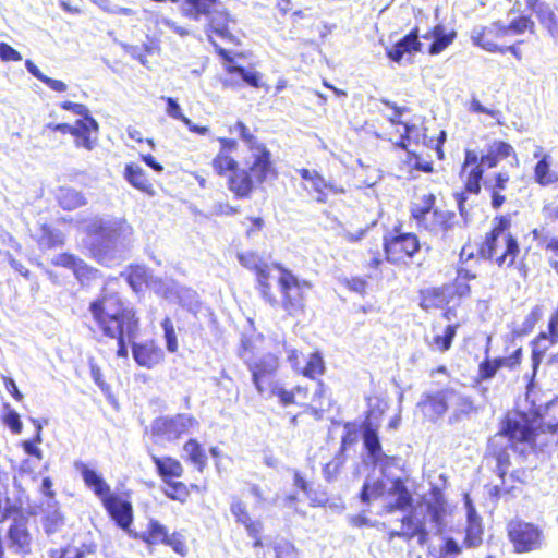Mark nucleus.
<instances>
[{
    "mask_svg": "<svg viewBox=\"0 0 558 558\" xmlns=\"http://www.w3.org/2000/svg\"><path fill=\"white\" fill-rule=\"evenodd\" d=\"M163 296L170 301H178L183 307L191 312H196L198 308L197 293L189 288L179 287L174 283L167 286L162 291Z\"/></svg>",
    "mask_w": 558,
    "mask_h": 558,
    "instance_id": "cd10ccee",
    "label": "nucleus"
},
{
    "mask_svg": "<svg viewBox=\"0 0 558 558\" xmlns=\"http://www.w3.org/2000/svg\"><path fill=\"white\" fill-rule=\"evenodd\" d=\"M130 536L140 539L148 547L157 545H166L170 547L180 557H185L189 553L186 539L181 532H169V529L161 524L158 520L150 519L146 525V530L142 533L132 531Z\"/></svg>",
    "mask_w": 558,
    "mask_h": 558,
    "instance_id": "1a4fd4ad",
    "label": "nucleus"
},
{
    "mask_svg": "<svg viewBox=\"0 0 558 558\" xmlns=\"http://www.w3.org/2000/svg\"><path fill=\"white\" fill-rule=\"evenodd\" d=\"M422 49V44L418 40L416 31H412L410 34L404 36L401 40L395 44L390 49L387 50V56L395 62L400 63L405 56L407 61L412 62L411 56L415 51Z\"/></svg>",
    "mask_w": 558,
    "mask_h": 558,
    "instance_id": "b1692460",
    "label": "nucleus"
},
{
    "mask_svg": "<svg viewBox=\"0 0 558 558\" xmlns=\"http://www.w3.org/2000/svg\"><path fill=\"white\" fill-rule=\"evenodd\" d=\"M279 269L278 283L282 296V307L290 315L302 312L305 304V291L312 289V283L307 280L299 279L292 271L286 268Z\"/></svg>",
    "mask_w": 558,
    "mask_h": 558,
    "instance_id": "9d476101",
    "label": "nucleus"
},
{
    "mask_svg": "<svg viewBox=\"0 0 558 558\" xmlns=\"http://www.w3.org/2000/svg\"><path fill=\"white\" fill-rule=\"evenodd\" d=\"M124 178L135 189L142 192L150 193L151 184L149 183L146 173L141 166L136 163L126 165L124 170Z\"/></svg>",
    "mask_w": 558,
    "mask_h": 558,
    "instance_id": "e433bc0d",
    "label": "nucleus"
},
{
    "mask_svg": "<svg viewBox=\"0 0 558 558\" xmlns=\"http://www.w3.org/2000/svg\"><path fill=\"white\" fill-rule=\"evenodd\" d=\"M33 423L36 426L35 436L32 439L22 441L21 447L26 454L35 457L37 460H41L43 451L38 448V444L43 441V427L37 420H33Z\"/></svg>",
    "mask_w": 558,
    "mask_h": 558,
    "instance_id": "09e8293b",
    "label": "nucleus"
},
{
    "mask_svg": "<svg viewBox=\"0 0 558 558\" xmlns=\"http://www.w3.org/2000/svg\"><path fill=\"white\" fill-rule=\"evenodd\" d=\"M161 327L163 330V337L166 340L167 349H177L178 341H177V332L173 326V323L170 318H165L161 323Z\"/></svg>",
    "mask_w": 558,
    "mask_h": 558,
    "instance_id": "0e129e2a",
    "label": "nucleus"
},
{
    "mask_svg": "<svg viewBox=\"0 0 558 558\" xmlns=\"http://www.w3.org/2000/svg\"><path fill=\"white\" fill-rule=\"evenodd\" d=\"M241 526L244 527L246 534L252 538L253 546L255 548L264 546V524L260 520L252 518L251 520L243 523Z\"/></svg>",
    "mask_w": 558,
    "mask_h": 558,
    "instance_id": "3c124183",
    "label": "nucleus"
},
{
    "mask_svg": "<svg viewBox=\"0 0 558 558\" xmlns=\"http://www.w3.org/2000/svg\"><path fill=\"white\" fill-rule=\"evenodd\" d=\"M64 243V235L58 229H52L47 226L41 228V234L38 240L40 248L50 250L62 246Z\"/></svg>",
    "mask_w": 558,
    "mask_h": 558,
    "instance_id": "a18cd8bd",
    "label": "nucleus"
},
{
    "mask_svg": "<svg viewBox=\"0 0 558 558\" xmlns=\"http://www.w3.org/2000/svg\"><path fill=\"white\" fill-rule=\"evenodd\" d=\"M255 183V180L246 170H234L229 179V189L238 197H248Z\"/></svg>",
    "mask_w": 558,
    "mask_h": 558,
    "instance_id": "473e14b6",
    "label": "nucleus"
},
{
    "mask_svg": "<svg viewBox=\"0 0 558 558\" xmlns=\"http://www.w3.org/2000/svg\"><path fill=\"white\" fill-rule=\"evenodd\" d=\"M506 533L515 554L538 550L544 543L543 529L538 524L521 518L509 520L506 524Z\"/></svg>",
    "mask_w": 558,
    "mask_h": 558,
    "instance_id": "6e6552de",
    "label": "nucleus"
},
{
    "mask_svg": "<svg viewBox=\"0 0 558 558\" xmlns=\"http://www.w3.org/2000/svg\"><path fill=\"white\" fill-rule=\"evenodd\" d=\"M381 102L384 105H386L387 107L391 108L393 110V114L388 117V121L392 124V125H397V124H402L404 126V135L401 136V142H400V147L402 148H407L405 146V143L404 141L408 140L410 137V134L412 133V131L415 129V125H410L408 123H403L401 120H400V117L404 113V112H408L409 109L407 107H399L397 106L396 102H392L388 99H381Z\"/></svg>",
    "mask_w": 558,
    "mask_h": 558,
    "instance_id": "a19ab883",
    "label": "nucleus"
},
{
    "mask_svg": "<svg viewBox=\"0 0 558 558\" xmlns=\"http://www.w3.org/2000/svg\"><path fill=\"white\" fill-rule=\"evenodd\" d=\"M228 72L230 75L240 76L241 80L250 86H253V87L260 86V74L256 71H250L240 65H230L228 68Z\"/></svg>",
    "mask_w": 558,
    "mask_h": 558,
    "instance_id": "864d4df0",
    "label": "nucleus"
},
{
    "mask_svg": "<svg viewBox=\"0 0 558 558\" xmlns=\"http://www.w3.org/2000/svg\"><path fill=\"white\" fill-rule=\"evenodd\" d=\"M76 471L80 472L82 480L87 488H89L101 501L111 493L110 485L97 471L90 469L86 463L76 462Z\"/></svg>",
    "mask_w": 558,
    "mask_h": 558,
    "instance_id": "4be33fe9",
    "label": "nucleus"
},
{
    "mask_svg": "<svg viewBox=\"0 0 558 558\" xmlns=\"http://www.w3.org/2000/svg\"><path fill=\"white\" fill-rule=\"evenodd\" d=\"M151 460L156 468V472L158 476L161 478L163 485L168 484L173 480L181 478L184 474V468L182 463L173 457L153 456Z\"/></svg>",
    "mask_w": 558,
    "mask_h": 558,
    "instance_id": "a878e982",
    "label": "nucleus"
},
{
    "mask_svg": "<svg viewBox=\"0 0 558 558\" xmlns=\"http://www.w3.org/2000/svg\"><path fill=\"white\" fill-rule=\"evenodd\" d=\"M180 10L183 16L195 21L206 16L211 33L220 38L231 37L229 16L226 12L217 9V0H184Z\"/></svg>",
    "mask_w": 558,
    "mask_h": 558,
    "instance_id": "0eeeda50",
    "label": "nucleus"
},
{
    "mask_svg": "<svg viewBox=\"0 0 558 558\" xmlns=\"http://www.w3.org/2000/svg\"><path fill=\"white\" fill-rule=\"evenodd\" d=\"M384 476H390L402 471V461L398 456H388L383 453L373 461Z\"/></svg>",
    "mask_w": 558,
    "mask_h": 558,
    "instance_id": "37998d69",
    "label": "nucleus"
},
{
    "mask_svg": "<svg viewBox=\"0 0 558 558\" xmlns=\"http://www.w3.org/2000/svg\"><path fill=\"white\" fill-rule=\"evenodd\" d=\"M556 434H558V425L544 424L526 412L514 411L507 412L500 418L496 436L506 438L513 449L520 445L542 449L549 444V440L542 439V436Z\"/></svg>",
    "mask_w": 558,
    "mask_h": 558,
    "instance_id": "7ed1b4c3",
    "label": "nucleus"
},
{
    "mask_svg": "<svg viewBox=\"0 0 558 558\" xmlns=\"http://www.w3.org/2000/svg\"><path fill=\"white\" fill-rule=\"evenodd\" d=\"M238 260L243 267L254 271L264 264V260L257 254L252 252L239 253Z\"/></svg>",
    "mask_w": 558,
    "mask_h": 558,
    "instance_id": "680f3d73",
    "label": "nucleus"
},
{
    "mask_svg": "<svg viewBox=\"0 0 558 558\" xmlns=\"http://www.w3.org/2000/svg\"><path fill=\"white\" fill-rule=\"evenodd\" d=\"M509 228L510 220L500 217L481 247V255L495 260L499 267H511L520 252L518 241L509 232Z\"/></svg>",
    "mask_w": 558,
    "mask_h": 558,
    "instance_id": "39448f33",
    "label": "nucleus"
},
{
    "mask_svg": "<svg viewBox=\"0 0 558 558\" xmlns=\"http://www.w3.org/2000/svg\"><path fill=\"white\" fill-rule=\"evenodd\" d=\"M521 352L522 351H513L509 356L492 357L488 351H486L483 361L478 364L476 380L490 379L502 368H514L521 362Z\"/></svg>",
    "mask_w": 558,
    "mask_h": 558,
    "instance_id": "dca6fc26",
    "label": "nucleus"
},
{
    "mask_svg": "<svg viewBox=\"0 0 558 558\" xmlns=\"http://www.w3.org/2000/svg\"><path fill=\"white\" fill-rule=\"evenodd\" d=\"M50 558H84L85 550L72 544H68L49 553Z\"/></svg>",
    "mask_w": 558,
    "mask_h": 558,
    "instance_id": "bf43d9fd",
    "label": "nucleus"
},
{
    "mask_svg": "<svg viewBox=\"0 0 558 558\" xmlns=\"http://www.w3.org/2000/svg\"><path fill=\"white\" fill-rule=\"evenodd\" d=\"M507 35L505 25L500 22L493 23L487 27H475L471 33V39L474 45L483 48L489 52H504V49L499 47L495 39Z\"/></svg>",
    "mask_w": 558,
    "mask_h": 558,
    "instance_id": "f3484780",
    "label": "nucleus"
},
{
    "mask_svg": "<svg viewBox=\"0 0 558 558\" xmlns=\"http://www.w3.org/2000/svg\"><path fill=\"white\" fill-rule=\"evenodd\" d=\"M232 131L239 133L241 138L246 143L250 150L253 149L254 146L263 145L262 143H259L257 141V138L253 134L250 133L247 126L241 121H239L234 124Z\"/></svg>",
    "mask_w": 558,
    "mask_h": 558,
    "instance_id": "e2e57ef3",
    "label": "nucleus"
},
{
    "mask_svg": "<svg viewBox=\"0 0 558 558\" xmlns=\"http://www.w3.org/2000/svg\"><path fill=\"white\" fill-rule=\"evenodd\" d=\"M98 123L94 118L76 120L71 135L75 136V146L93 150L97 142Z\"/></svg>",
    "mask_w": 558,
    "mask_h": 558,
    "instance_id": "aec40b11",
    "label": "nucleus"
},
{
    "mask_svg": "<svg viewBox=\"0 0 558 558\" xmlns=\"http://www.w3.org/2000/svg\"><path fill=\"white\" fill-rule=\"evenodd\" d=\"M7 537L10 547L23 556L31 555L33 551L34 536L28 527V523H11Z\"/></svg>",
    "mask_w": 558,
    "mask_h": 558,
    "instance_id": "6ab92c4d",
    "label": "nucleus"
},
{
    "mask_svg": "<svg viewBox=\"0 0 558 558\" xmlns=\"http://www.w3.org/2000/svg\"><path fill=\"white\" fill-rule=\"evenodd\" d=\"M509 181V174L506 172H499L495 175L494 180L486 179L484 186L490 191L492 194V206L497 209L505 203V196L501 194L506 190V185Z\"/></svg>",
    "mask_w": 558,
    "mask_h": 558,
    "instance_id": "c9c22d12",
    "label": "nucleus"
},
{
    "mask_svg": "<svg viewBox=\"0 0 558 558\" xmlns=\"http://www.w3.org/2000/svg\"><path fill=\"white\" fill-rule=\"evenodd\" d=\"M250 153L251 155L246 160V171L256 183H263L270 175H275V169L270 160V151L265 147V145L254 146Z\"/></svg>",
    "mask_w": 558,
    "mask_h": 558,
    "instance_id": "4468645a",
    "label": "nucleus"
},
{
    "mask_svg": "<svg viewBox=\"0 0 558 558\" xmlns=\"http://www.w3.org/2000/svg\"><path fill=\"white\" fill-rule=\"evenodd\" d=\"M525 4L533 9L539 23L547 29L558 21V13L548 3H537V0H525Z\"/></svg>",
    "mask_w": 558,
    "mask_h": 558,
    "instance_id": "4c0bfd02",
    "label": "nucleus"
},
{
    "mask_svg": "<svg viewBox=\"0 0 558 558\" xmlns=\"http://www.w3.org/2000/svg\"><path fill=\"white\" fill-rule=\"evenodd\" d=\"M486 456L494 460L496 474L504 482V478L511 465L509 448L507 446L489 444Z\"/></svg>",
    "mask_w": 558,
    "mask_h": 558,
    "instance_id": "2f4dec72",
    "label": "nucleus"
},
{
    "mask_svg": "<svg viewBox=\"0 0 558 558\" xmlns=\"http://www.w3.org/2000/svg\"><path fill=\"white\" fill-rule=\"evenodd\" d=\"M371 412H367L365 420L361 424L362 439L364 449L372 462L380 457L383 446L378 435V424L369 421Z\"/></svg>",
    "mask_w": 558,
    "mask_h": 558,
    "instance_id": "5701e85b",
    "label": "nucleus"
},
{
    "mask_svg": "<svg viewBox=\"0 0 558 558\" xmlns=\"http://www.w3.org/2000/svg\"><path fill=\"white\" fill-rule=\"evenodd\" d=\"M483 541V526L480 515L475 509L470 506L468 509V522L465 527L464 545L466 547H476Z\"/></svg>",
    "mask_w": 558,
    "mask_h": 558,
    "instance_id": "c756f323",
    "label": "nucleus"
},
{
    "mask_svg": "<svg viewBox=\"0 0 558 558\" xmlns=\"http://www.w3.org/2000/svg\"><path fill=\"white\" fill-rule=\"evenodd\" d=\"M385 252L389 262H399L404 256L412 257L420 248V242L413 233H402L391 240H385Z\"/></svg>",
    "mask_w": 558,
    "mask_h": 558,
    "instance_id": "2eb2a0df",
    "label": "nucleus"
},
{
    "mask_svg": "<svg viewBox=\"0 0 558 558\" xmlns=\"http://www.w3.org/2000/svg\"><path fill=\"white\" fill-rule=\"evenodd\" d=\"M289 360L299 374L313 380L323 376L326 369L325 361L318 351L308 354L293 351Z\"/></svg>",
    "mask_w": 558,
    "mask_h": 558,
    "instance_id": "ddd939ff",
    "label": "nucleus"
},
{
    "mask_svg": "<svg viewBox=\"0 0 558 558\" xmlns=\"http://www.w3.org/2000/svg\"><path fill=\"white\" fill-rule=\"evenodd\" d=\"M398 536L405 541L417 538L420 545H425L428 542V531L425 527V523L415 520L412 515H404L401 519V531L391 532L390 537Z\"/></svg>",
    "mask_w": 558,
    "mask_h": 558,
    "instance_id": "393cba45",
    "label": "nucleus"
},
{
    "mask_svg": "<svg viewBox=\"0 0 558 558\" xmlns=\"http://www.w3.org/2000/svg\"><path fill=\"white\" fill-rule=\"evenodd\" d=\"M279 367V360L272 354H268L263 359L253 362L248 365V369L252 373V377L257 375H276Z\"/></svg>",
    "mask_w": 558,
    "mask_h": 558,
    "instance_id": "79ce46f5",
    "label": "nucleus"
},
{
    "mask_svg": "<svg viewBox=\"0 0 558 558\" xmlns=\"http://www.w3.org/2000/svg\"><path fill=\"white\" fill-rule=\"evenodd\" d=\"M534 27V22L526 16H521L514 21H512L509 25H505V28L507 29V34L513 33V34H522L526 29H530L532 32Z\"/></svg>",
    "mask_w": 558,
    "mask_h": 558,
    "instance_id": "052dcab7",
    "label": "nucleus"
},
{
    "mask_svg": "<svg viewBox=\"0 0 558 558\" xmlns=\"http://www.w3.org/2000/svg\"><path fill=\"white\" fill-rule=\"evenodd\" d=\"M89 311L102 335L117 342L118 349H145L135 343L138 320L132 308L125 307L117 293L104 291L90 303Z\"/></svg>",
    "mask_w": 558,
    "mask_h": 558,
    "instance_id": "f257e3e1",
    "label": "nucleus"
},
{
    "mask_svg": "<svg viewBox=\"0 0 558 558\" xmlns=\"http://www.w3.org/2000/svg\"><path fill=\"white\" fill-rule=\"evenodd\" d=\"M12 520V523H28L26 510L16 504H7L1 512L0 521Z\"/></svg>",
    "mask_w": 558,
    "mask_h": 558,
    "instance_id": "8fccbe9b",
    "label": "nucleus"
},
{
    "mask_svg": "<svg viewBox=\"0 0 558 558\" xmlns=\"http://www.w3.org/2000/svg\"><path fill=\"white\" fill-rule=\"evenodd\" d=\"M274 397H277L279 403L283 407H289L299 402L295 398V392H292V389H286L281 384L278 385V389L274 390Z\"/></svg>",
    "mask_w": 558,
    "mask_h": 558,
    "instance_id": "774afa93",
    "label": "nucleus"
},
{
    "mask_svg": "<svg viewBox=\"0 0 558 558\" xmlns=\"http://www.w3.org/2000/svg\"><path fill=\"white\" fill-rule=\"evenodd\" d=\"M58 201L62 208L72 210L86 204L84 195L74 189H61Z\"/></svg>",
    "mask_w": 558,
    "mask_h": 558,
    "instance_id": "c03bdc74",
    "label": "nucleus"
},
{
    "mask_svg": "<svg viewBox=\"0 0 558 558\" xmlns=\"http://www.w3.org/2000/svg\"><path fill=\"white\" fill-rule=\"evenodd\" d=\"M282 268L279 265H268L264 262V264L255 271L257 278L258 289L263 295V298L268 301L270 304H276L277 300L270 292L269 279L272 277V271Z\"/></svg>",
    "mask_w": 558,
    "mask_h": 558,
    "instance_id": "72a5a7b5",
    "label": "nucleus"
},
{
    "mask_svg": "<svg viewBox=\"0 0 558 558\" xmlns=\"http://www.w3.org/2000/svg\"><path fill=\"white\" fill-rule=\"evenodd\" d=\"M100 502L114 524L130 535L132 533L134 510L129 494L111 492Z\"/></svg>",
    "mask_w": 558,
    "mask_h": 558,
    "instance_id": "9b49d317",
    "label": "nucleus"
},
{
    "mask_svg": "<svg viewBox=\"0 0 558 558\" xmlns=\"http://www.w3.org/2000/svg\"><path fill=\"white\" fill-rule=\"evenodd\" d=\"M238 162L225 151H219L213 160V168L219 175H225L227 171L236 170Z\"/></svg>",
    "mask_w": 558,
    "mask_h": 558,
    "instance_id": "5fc2aeb1",
    "label": "nucleus"
},
{
    "mask_svg": "<svg viewBox=\"0 0 558 558\" xmlns=\"http://www.w3.org/2000/svg\"><path fill=\"white\" fill-rule=\"evenodd\" d=\"M64 524L63 515L54 511L52 513H48L43 518V527L47 535L54 534L61 530Z\"/></svg>",
    "mask_w": 558,
    "mask_h": 558,
    "instance_id": "4d7b16f0",
    "label": "nucleus"
},
{
    "mask_svg": "<svg viewBox=\"0 0 558 558\" xmlns=\"http://www.w3.org/2000/svg\"><path fill=\"white\" fill-rule=\"evenodd\" d=\"M456 328L457 327L453 325H448L441 335L440 333L435 335L434 336L435 344L440 347V349H449L451 345L452 339L456 336Z\"/></svg>",
    "mask_w": 558,
    "mask_h": 558,
    "instance_id": "338daca9",
    "label": "nucleus"
},
{
    "mask_svg": "<svg viewBox=\"0 0 558 558\" xmlns=\"http://www.w3.org/2000/svg\"><path fill=\"white\" fill-rule=\"evenodd\" d=\"M230 512L239 525H242L253 518L248 511L246 502L238 496H233L231 499Z\"/></svg>",
    "mask_w": 558,
    "mask_h": 558,
    "instance_id": "603ef678",
    "label": "nucleus"
},
{
    "mask_svg": "<svg viewBox=\"0 0 558 558\" xmlns=\"http://www.w3.org/2000/svg\"><path fill=\"white\" fill-rule=\"evenodd\" d=\"M2 422L4 425H7L10 430L17 435V434H21L22 433V429H23V425H22V422H21V418H20V415L16 411L14 410H9L3 416H2Z\"/></svg>",
    "mask_w": 558,
    "mask_h": 558,
    "instance_id": "69168bd1",
    "label": "nucleus"
},
{
    "mask_svg": "<svg viewBox=\"0 0 558 558\" xmlns=\"http://www.w3.org/2000/svg\"><path fill=\"white\" fill-rule=\"evenodd\" d=\"M275 558H300V549L288 539H282L274 545Z\"/></svg>",
    "mask_w": 558,
    "mask_h": 558,
    "instance_id": "6e6d98bb",
    "label": "nucleus"
},
{
    "mask_svg": "<svg viewBox=\"0 0 558 558\" xmlns=\"http://www.w3.org/2000/svg\"><path fill=\"white\" fill-rule=\"evenodd\" d=\"M197 421L185 414L159 416L151 423V433L168 440H175L196 427Z\"/></svg>",
    "mask_w": 558,
    "mask_h": 558,
    "instance_id": "f8f14e48",
    "label": "nucleus"
},
{
    "mask_svg": "<svg viewBox=\"0 0 558 558\" xmlns=\"http://www.w3.org/2000/svg\"><path fill=\"white\" fill-rule=\"evenodd\" d=\"M454 37V33L446 34L441 26H436L432 33L424 35V38H432L433 43L428 48L430 54H438L447 48Z\"/></svg>",
    "mask_w": 558,
    "mask_h": 558,
    "instance_id": "ea45409f",
    "label": "nucleus"
},
{
    "mask_svg": "<svg viewBox=\"0 0 558 558\" xmlns=\"http://www.w3.org/2000/svg\"><path fill=\"white\" fill-rule=\"evenodd\" d=\"M252 378L257 391L265 398H272L274 390L280 384L276 375H257Z\"/></svg>",
    "mask_w": 558,
    "mask_h": 558,
    "instance_id": "de8ad7c7",
    "label": "nucleus"
},
{
    "mask_svg": "<svg viewBox=\"0 0 558 558\" xmlns=\"http://www.w3.org/2000/svg\"><path fill=\"white\" fill-rule=\"evenodd\" d=\"M553 157L545 154L534 167V180L542 186L558 183V172L551 170Z\"/></svg>",
    "mask_w": 558,
    "mask_h": 558,
    "instance_id": "7c9ffc66",
    "label": "nucleus"
},
{
    "mask_svg": "<svg viewBox=\"0 0 558 558\" xmlns=\"http://www.w3.org/2000/svg\"><path fill=\"white\" fill-rule=\"evenodd\" d=\"M183 450L186 453V460L194 464L199 473L204 472L207 466V454L199 441L195 438L189 439Z\"/></svg>",
    "mask_w": 558,
    "mask_h": 558,
    "instance_id": "f704fd0d",
    "label": "nucleus"
},
{
    "mask_svg": "<svg viewBox=\"0 0 558 558\" xmlns=\"http://www.w3.org/2000/svg\"><path fill=\"white\" fill-rule=\"evenodd\" d=\"M435 199L434 194L423 195L421 202L413 205L412 217L432 233H447L454 227L456 214L434 208Z\"/></svg>",
    "mask_w": 558,
    "mask_h": 558,
    "instance_id": "423d86ee",
    "label": "nucleus"
},
{
    "mask_svg": "<svg viewBox=\"0 0 558 558\" xmlns=\"http://www.w3.org/2000/svg\"><path fill=\"white\" fill-rule=\"evenodd\" d=\"M206 489V484H186L183 481H180V478H177L166 484L162 492L168 499L184 505L191 500L193 493L203 494Z\"/></svg>",
    "mask_w": 558,
    "mask_h": 558,
    "instance_id": "412c9836",
    "label": "nucleus"
},
{
    "mask_svg": "<svg viewBox=\"0 0 558 558\" xmlns=\"http://www.w3.org/2000/svg\"><path fill=\"white\" fill-rule=\"evenodd\" d=\"M427 512L430 519L437 525L438 532H441L445 526V518L447 515V504L442 497L435 498L432 502L427 504Z\"/></svg>",
    "mask_w": 558,
    "mask_h": 558,
    "instance_id": "49530a36",
    "label": "nucleus"
},
{
    "mask_svg": "<svg viewBox=\"0 0 558 558\" xmlns=\"http://www.w3.org/2000/svg\"><path fill=\"white\" fill-rule=\"evenodd\" d=\"M452 296L453 288L451 287L433 288L424 292L421 306L424 310L442 308L451 301Z\"/></svg>",
    "mask_w": 558,
    "mask_h": 558,
    "instance_id": "c85d7f7f",
    "label": "nucleus"
},
{
    "mask_svg": "<svg viewBox=\"0 0 558 558\" xmlns=\"http://www.w3.org/2000/svg\"><path fill=\"white\" fill-rule=\"evenodd\" d=\"M465 178L464 191L458 192L454 194L456 202L458 204V208L461 217L465 222L469 220V210L466 208V203L469 201L468 194L477 195L481 192V181L483 179L484 170L481 167L471 168L466 172H463Z\"/></svg>",
    "mask_w": 558,
    "mask_h": 558,
    "instance_id": "a211bd4d",
    "label": "nucleus"
},
{
    "mask_svg": "<svg viewBox=\"0 0 558 558\" xmlns=\"http://www.w3.org/2000/svg\"><path fill=\"white\" fill-rule=\"evenodd\" d=\"M510 156H513V159L515 161L514 166H519V160L517 158L513 147L506 142L494 141L487 146L486 153L481 156V161L485 167L494 168L498 165L500 160L506 159Z\"/></svg>",
    "mask_w": 558,
    "mask_h": 558,
    "instance_id": "bb28decb",
    "label": "nucleus"
},
{
    "mask_svg": "<svg viewBox=\"0 0 558 558\" xmlns=\"http://www.w3.org/2000/svg\"><path fill=\"white\" fill-rule=\"evenodd\" d=\"M85 231L92 255L104 265L121 257L133 234L131 225L119 217H94L86 222Z\"/></svg>",
    "mask_w": 558,
    "mask_h": 558,
    "instance_id": "f03ea898",
    "label": "nucleus"
},
{
    "mask_svg": "<svg viewBox=\"0 0 558 558\" xmlns=\"http://www.w3.org/2000/svg\"><path fill=\"white\" fill-rule=\"evenodd\" d=\"M390 492L397 495V499L393 505L389 506V511L395 509L404 510L412 505V496L401 478L397 477L392 481Z\"/></svg>",
    "mask_w": 558,
    "mask_h": 558,
    "instance_id": "58836bf2",
    "label": "nucleus"
},
{
    "mask_svg": "<svg viewBox=\"0 0 558 558\" xmlns=\"http://www.w3.org/2000/svg\"><path fill=\"white\" fill-rule=\"evenodd\" d=\"M451 403L456 407V416L468 415L475 410L471 397L463 396L450 387L425 392L416 408L424 418L435 422L445 415Z\"/></svg>",
    "mask_w": 558,
    "mask_h": 558,
    "instance_id": "20e7f679",
    "label": "nucleus"
},
{
    "mask_svg": "<svg viewBox=\"0 0 558 558\" xmlns=\"http://www.w3.org/2000/svg\"><path fill=\"white\" fill-rule=\"evenodd\" d=\"M136 363L140 366L151 368L161 360L159 351H132Z\"/></svg>",
    "mask_w": 558,
    "mask_h": 558,
    "instance_id": "13d9d810",
    "label": "nucleus"
}]
</instances>
